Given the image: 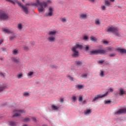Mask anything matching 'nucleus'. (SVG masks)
Returning <instances> with one entry per match:
<instances>
[{"mask_svg":"<svg viewBox=\"0 0 126 126\" xmlns=\"http://www.w3.org/2000/svg\"><path fill=\"white\" fill-rule=\"evenodd\" d=\"M34 6H37L39 12H45V8L48 7V3L45 1L40 2L39 0H36V3L32 4Z\"/></svg>","mask_w":126,"mask_h":126,"instance_id":"1","label":"nucleus"},{"mask_svg":"<svg viewBox=\"0 0 126 126\" xmlns=\"http://www.w3.org/2000/svg\"><path fill=\"white\" fill-rule=\"evenodd\" d=\"M6 1H8L9 2H11V3H12V4H15V3H17V4L20 6V7H21L22 10H23L24 12L26 13V14H28L29 13V11H28V7H27L26 6L23 5L22 4V3L19 2L18 0H5Z\"/></svg>","mask_w":126,"mask_h":126,"instance_id":"2","label":"nucleus"},{"mask_svg":"<svg viewBox=\"0 0 126 126\" xmlns=\"http://www.w3.org/2000/svg\"><path fill=\"white\" fill-rule=\"evenodd\" d=\"M82 45L77 44L75 46H73L71 48L72 51V58H78L79 56V52H78V49L81 50L82 49Z\"/></svg>","mask_w":126,"mask_h":126,"instance_id":"3","label":"nucleus"},{"mask_svg":"<svg viewBox=\"0 0 126 126\" xmlns=\"http://www.w3.org/2000/svg\"><path fill=\"white\" fill-rule=\"evenodd\" d=\"M47 41L50 43L56 42V32H50L48 33Z\"/></svg>","mask_w":126,"mask_h":126,"instance_id":"4","label":"nucleus"},{"mask_svg":"<svg viewBox=\"0 0 126 126\" xmlns=\"http://www.w3.org/2000/svg\"><path fill=\"white\" fill-rule=\"evenodd\" d=\"M9 19V16H8V14L2 10H0V19L1 20H8Z\"/></svg>","mask_w":126,"mask_h":126,"instance_id":"5","label":"nucleus"},{"mask_svg":"<svg viewBox=\"0 0 126 126\" xmlns=\"http://www.w3.org/2000/svg\"><path fill=\"white\" fill-rule=\"evenodd\" d=\"M14 112L15 113L13 117H20L21 114H24L25 113V111L23 110H15Z\"/></svg>","mask_w":126,"mask_h":126,"instance_id":"6","label":"nucleus"},{"mask_svg":"<svg viewBox=\"0 0 126 126\" xmlns=\"http://www.w3.org/2000/svg\"><path fill=\"white\" fill-rule=\"evenodd\" d=\"M107 95H108V92L104 94H103L102 95L98 94L94 98V99L92 100V102H95V101H97L98 99H100V98H103V97H105Z\"/></svg>","mask_w":126,"mask_h":126,"instance_id":"7","label":"nucleus"},{"mask_svg":"<svg viewBox=\"0 0 126 126\" xmlns=\"http://www.w3.org/2000/svg\"><path fill=\"white\" fill-rule=\"evenodd\" d=\"M107 31L108 32H118L119 30L112 26L107 27Z\"/></svg>","mask_w":126,"mask_h":126,"instance_id":"8","label":"nucleus"},{"mask_svg":"<svg viewBox=\"0 0 126 126\" xmlns=\"http://www.w3.org/2000/svg\"><path fill=\"white\" fill-rule=\"evenodd\" d=\"M126 113V109H121L119 111L115 112L114 115H122Z\"/></svg>","mask_w":126,"mask_h":126,"instance_id":"9","label":"nucleus"},{"mask_svg":"<svg viewBox=\"0 0 126 126\" xmlns=\"http://www.w3.org/2000/svg\"><path fill=\"white\" fill-rule=\"evenodd\" d=\"M49 12L46 13L45 16L51 17L52 16V15H53V11H54V10H53V8H52V7H49Z\"/></svg>","mask_w":126,"mask_h":126,"instance_id":"10","label":"nucleus"},{"mask_svg":"<svg viewBox=\"0 0 126 126\" xmlns=\"http://www.w3.org/2000/svg\"><path fill=\"white\" fill-rule=\"evenodd\" d=\"M97 55L100 54L102 55V54H106V52H107L106 50H102V49H98L97 50Z\"/></svg>","mask_w":126,"mask_h":126,"instance_id":"11","label":"nucleus"},{"mask_svg":"<svg viewBox=\"0 0 126 126\" xmlns=\"http://www.w3.org/2000/svg\"><path fill=\"white\" fill-rule=\"evenodd\" d=\"M12 60L16 63H20V59L19 57H14L12 59Z\"/></svg>","mask_w":126,"mask_h":126,"instance_id":"12","label":"nucleus"},{"mask_svg":"<svg viewBox=\"0 0 126 126\" xmlns=\"http://www.w3.org/2000/svg\"><path fill=\"white\" fill-rule=\"evenodd\" d=\"M80 19H86L87 18V14H81L80 15Z\"/></svg>","mask_w":126,"mask_h":126,"instance_id":"13","label":"nucleus"},{"mask_svg":"<svg viewBox=\"0 0 126 126\" xmlns=\"http://www.w3.org/2000/svg\"><path fill=\"white\" fill-rule=\"evenodd\" d=\"M117 51H118L119 53H121V54H126V50L125 49L118 48L117 49Z\"/></svg>","mask_w":126,"mask_h":126,"instance_id":"14","label":"nucleus"},{"mask_svg":"<svg viewBox=\"0 0 126 126\" xmlns=\"http://www.w3.org/2000/svg\"><path fill=\"white\" fill-rule=\"evenodd\" d=\"M33 74H34V71H30L29 72V73L27 74V76H28V77H29L30 78H32Z\"/></svg>","mask_w":126,"mask_h":126,"instance_id":"15","label":"nucleus"},{"mask_svg":"<svg viewBox=\"0 0 126 126\" xmlns=\"http://www.w3.org/2000/svg\"><path fill=\"white\" fill-rule=\"evenodd\" d=\"M104 5H106V6H110L111 5V2L108 0H105Z\"/></svg>","mask_w":126,"mask_h":126,"instance_id":"16","label":"nucleus"},{"mask_svg":"<svg viewBox=\"0 0 126 126\" xmlns=\"http://www.w3.org/2000/svg\"><path fill=\"white\" fill-rule=\"evenodd\" d=\"M90 55L93 56V55H98L97 50H93L90 52Z\"/></svg>","mask_w":126,"mask_h":126,"instance_id":"17","label":"nucleus"},{"mask_svg":"<svg viewBox=\"0 0 126 126\" xmlns=\"http://www.w3.org/2000/svg\"><path fill=\"white\" fill-rule=\"evenodd\" d=\"M17 28L18 30H22V28H23V25L21 23H19L17 25Z\"/></svg>","mask_w":126,"mask_h":126,"instance_id":"18","label":"nucleus"},{"mask_svg":"<svg viewBox=\"0 0 126 126\" xmlns=\"http://www.w3.org/2000/svg\"><path fill=\"white\" fill-rule=\"evenodd\" d=\"M124 94H126V92L124 91V89H121L120 90L119 95L122 96V95H124Z\"/></svg>","mask_w":126,"mask_h":126,"instance_id":"19","label":"nucleus"},{"mask_svg":"<svg viewBox=\"0 0 126 126\" xmlns=\"http://www.w3.org/2000/svg\"><path fill=\"white\" fill-rule=\"evenodd\" d=\"M92 111H91V110L90 109H87L84 111L85 115H89V114H91Z\"/></svg>","mask_w":126,"mask_h":126,"instance_id":"20","label":"nucleus"},{"mask_svg":"<svg viewBox=\"0 0 126 126\" xmlns=\"http://www.w3.org/2000/svg\"><path fill=\"white\" fill-rule=\"evenodd\" d=\"M66 77L68 78L70 81H74V78H73V77H71L70 75H67Z\"/></svg>","mask_w":126,"mask_h":126,"instance_id":"21","label":"nucleus"},{"mask_svg":"<svg viewBox=\"0 0 126 126\" xmlns=\"http://www.w3.org/2000/svg\"><path fill=\"white\" fill-rule=\"evenodd\" d=\"M18 50L17 49H13V51H12V54L13 55H18Z\"/></svg>","mask_w":126,"mask_h":126,"instance_id":"22","label":"nucleus"},{"mask_svg":"<svg viewBox=\"0 0 126 126\" xmlns=\"http://www.w3.org/2000/svg\"><path fill=\"white\" fill-rule=\"evenodd\" d=\"M9 125L10 126H16V125H17V123L16 122H14L12 121H10L9 122Z\"/></svg>","mask_w":126,"mask_h":126,"instance_id":"23","label":"nucleus"},{"mask_svg":"<svg viewBox=\"0 0 126 126\" xmlns=\"http://www.w3.org/2000/svg\"><path fill=\"white\" fill-rule=\"evenodd\" d=\"M2 31L3 32H10V30H9V29H8V28L2 29Z\"/></svg>","mask_w":126,"mask_h":126,"instance_id":"24","label":"nucleus"},{"mask_svg":"<svg viewBox=\"0 0 126 126\" xmlns=\"http://www.w3.org/2000/svg\"><path fill=\"white\" fill-rule=\"evenodd\" d=\"M90 39L91 41H93V42L97 41V38L94 36H91Z\"/></svg>","mask_w":126,"mask_h":126,"instance_id":"25","label":"nucleus"},{"mask_svg":"<svg viewBox=\"0 0 126 126\" xmlns=\"http://www.w3.org/2000/svg\"><path fill=\"white\" fill-rule=\"evenodd\" d=\"M88 75V74L87 73H84L81 75V77L82 78H87V76Z\"/></svg>","mask_w":126,"mask_h":126,"instance_id":"26","label":"nucleus"},{"mask_svg":"<svg viewBox=\"0 0 126 126\" xmlns=\"http://www.w3.org/2000/svg\"><path fill=\"white\" fill-rule=\"evenodd\" d=\"M113 33L114 35H115V36H117V37H120V36H121V33L119 32H113Z\"/></svg>","mask_w":126,"mask_h":126,"instance_id":"27","label":"nucleus"},{"mask_svg":"<svg viewBox=\"0 0 126 126\" xmlns=\"http://www.w3.org/2000/svg\"><path fill=\"white\" fill-rule=\"evenodd\" d=\"M77 87L78 89H82V88H84V86L82 85H78Z\"/></svg>","mask_w":126,"mask_h":126,"instance_id":"28","label":"nucleus"},{"mask_svg":"<svg viewBox=\"0 0 126 126\" xmlns=\"http://www.w3.org/2000/svg\"><path fill=\"white\" fill-rule=\"evenodd\" d=\"M4 89H5V86H2L0 87V92L3 91Z\"/></svg>","mask_w":126,"mask_h":126,"instance_id":"29","label":"nucleus"},{"mask_svg":"<svg viewBox=\"0 0 126 126\" xmlns=\"http://www.w3.org/2000/svg\"><path fill=\"white\" fill-rule=\"evenodd\" d=\"M95 23L96 25H100V21H99V19H96L95 20Z\"/></svg>","mask_w":126,"mask_h":126,"instance_id":"30","label":"nucleus"},{"mask_svg":"<svg viewBox=\"0 0 126 126\" xmlns=\"http://www.w3.org/2000/svg\"><path fill=\"white\" fill-rule=\"evenodd\" d=\"M51 108L53 110H58L59 108L57 106L52 105Z\"/></svg>","mask_w":126,"mask_h":126,"instance_id":"31","label":"nucleus"},{"mask_svg":"<svg viewBox=\"0 0 126 126\" xmlns=\"http://www.w3.org/2000/svg\"><path fill=\"white\" fill-rule=\"evenodd\" d=\"M99 75H100V76H101V77H104V72L102 70H100Z\"/></svg>","mask_w":126,"mask_h":126,"instance_id":"32","label":"nucleus"},{"mask_svg":"<svg viewBox=\"0 0 126 126\" xmlns=\"http://www.w3.org/2000/svg\"><path fill=\"white\" fill-rule=\"evenodd\" d=\"M75 63L78 65H81L82 64V62L80 61H76Z\"/></svg>","mask_w":126,"mask_h":126,"instance_id":"33","label":"nucleus"},{"mask_svg":"<svg viewBox=\"0 0 126 126\" xmlns=\"http://www.w3.org/2000/svg\"><path fill=\"white\" fill-rule=\"evenodd\" d=\"M23 95L25 97H28V96H29V93H28V92H25L24 93Z\"/></svg>","mask_w":126,"mask_h":126,"instance_id":"34","label":"nucleus"},{"mask_svg":"<svg viewBox=\"0 0 126 126\" xmlns=\"http://www.w3.org/2000/svg\"><path fill=\"white\" fill-rule=\"evenodd\" d=\"M23 75L22 74H19L17 75V77L18 78V79H20V78H22V77H23Z\"/></svg>","mask_w":126,"mask_h":126,"instance_id":"35","label":"nucleus"},{"mask_svg":"<svg viewBox=\"0 0 126 126\" xmlns=\"http://www.w3.org/2000/svg\"><path fill=\"white\" fill-rule=\"evenodd\" d=\"M23 49L24 50H25V51H28V50H29V47H27V46H24L23 47Z\"/></svg>","mask_w":126,"mask_h":126,"instance_id":"36","label":"nucleus"},{"mask_svg":"<svg viewBox=\"0 0 126 126\" xmlns=\"http://www.w3.org/2000/svg\"><path fill=\"white\" fill-rule=\"evenodd\" d=\"M104 104H111V101L110 100L104 101Z\"/></svg>","mask_w":126,"mask_h":126,"instance_id":"37","label":"nucleus"},{"mask_svg":"<svg viewBox=\"0 0 126 126\" xmlns=\"http://www.w3.org/2000/svg\"><path fill=\"white\" fill-rule=\"evenodd\" d=\"M84 48L85 49L86 51H88V50H89V46H87V45H85Z\"/></svg>","mask_w":126,"mask_h":126,"instance_id":"38","label":"nucleus"},{"mask_svg":"<svg viewBox=\"0 0 126 126\" xmlns=\"http://www.w3.org/2000/svg\"><path fill=\"white\" fill-rule=\"evenodd\" d=\"M83 100V98H82V96H79V102H82Z\"/></svg>","mask_w":126,"mask_h":126,"instance_id":"39","label":"nucleus"},{"mask_svg":"<svg viewBox=\"0 0 126 126\" xmlns=\"http://www.w3.org/2000/svg\"><path fill=\"white\" fill-rule=\"evenodd\" d=\"M109 56V57L112 58L113 57H115V56H116V53L110 54Z\"/></svg>","mask_w":126,"mask_h":126,"instance_id":"40","label":"nucleus"},{"mask_svg":"<svg viewBox=\"0 0 126 126\" xmlns=\"http://www.w3.org/2000/svg\"><path fill=\"white\" fill-rule=\"evenodd\" d=\"M62 21L63 22H66V18H63L62 19Z\"/></svg>","mask_w":126,"mask_h":126,"instance_id":"41","label":"nucleus"},{"mask_svg":"<svg viewBox=\"0 0 126 126\" xmlns=\"http://www.w3.org/2000/svg\"><path fill=\"white\" fill-rule=\"evenodd\" d=\"M72 99L73 101H74V102H75V101L76 100V97L75 96H73L72 97Z\"/></svg>","mask_w":126,"mask_h":126,"instance_id":"42","label":"nucleus"},{"mask_svg":"<svg viewBox=\"0 0 126 126\" xmlns=\"http://www.w3.org/2000/svg\"><path fill=\"white\" fill-rule=\"evenodd\" d=\"M107 51H113L114 50V48H111V47H108L107 48Z\"/></svg>","mask_w":126,"mask_h":126,"instance_id":"43","label":"nucleus"},{"mask_svg":"<svg viewBox=\"0 0 126 126\" xmlns=\"http://www.w3.org/2000/svg\"><path fill=\"white\" fill-rule=\"evenodd\" d=\"M5 74L2 73L1 72H0V76H1L2 77H4Z\"/></svg>","mask_w":126,"mask_h":126,"instance_id":"44","label":"nucleus"},{"mask_svg":"<svg viewBox=\"0 0 126 126\" xmlns=\"http://www.w3.org/2000/svg\"><path fill=\"white\" fill-rule=\"evenodd\" d=\"M101 9L102 10H105L106 9V6H101Z\"/></svg>","mask_w":126,"mask_h":126,"instance_id":"45","label":"nucleus"},{"mask_svg":"<svg viewBox=\"0 0 126 126\" xmlns=\"http://www.w3.org/2000/svg\"><path fill=\"white\" fill-rule=\"evenodd\" d=\"M104 61L103 60H100L99 62H98V63H100L101 64H102V63H104Z\"/></svg>","mask_w":126,"mask_h":126,"instance_id":"46","label":"nucleus"},{"mask_svg":"<svg viewBox=\"0 0 126 126\" xmlns=\"http://www.w3.org/2000/svg\"><path fill=\"white\" fill-rule=\"evenodd\" d=\"M31 46H34V45H35V42H34V41L31 42Z\"/></svg>","mask_w":126,"mask_h":126,"instance_id":"47","label":"nucleus"},{"mask_svg":"<svg viewBox=\"0 0 126 126\" xmlns=\"http://www.w3.org/2000/svg\"><path fill=\"white\" fill-rule=\"evenodd\" d=\"M14 38H15V36H10V40H13V39H14Z\"/></svg>","mask_w":126,"mask_h":126,"instance_id":"48","label":"nucleus"},{"mask_svg":"<svg viewBox=\"0 0 126 126\" xmlns=\"http://www.w3.org/2000/svg\"><path fill=\"white\" fill-rule=\"evenodd\" d=\"M103 44H104V45H107L108 44V41L105 40L103 41Z\"/></svg>","mask_w":126,"mask_h":126,"instance_id":"49","label":"nucleus"},{"mask_svg":"<svg viewBox=\"0 0 126 126\" xmlns=\"http://www.w3.org/2000/svg\"><path fill=\"white\" fill-rule=\"evenodd\" d=\"M29 118H26L24 119V122H29Z\"/></svg>","mask_w":126,"mask_h":126,"instance_id":"50","label":"nucleus"},{"mask_svg":"<svg viewBox=\"0 0 126 126\" xmlns=\"http://www.w3.org/2000/svg\"><path fill=\"white\" fill-rule=\"evenodd\" d=\"M3 43V39H0V46Z\"/></svg>","mask_w":126,"mask_h":126,"instance_id":"51","label":"nucleus"},{"mask_svg":"<svg viewBox=\"0 0 126 126\" xmlns=\"http://www.w3.org/2000/svg\"><path fill=\"white\" fill-rule=\"evenodd\" d=\"M83 39H84V40H87V39H88V36H84Z\"/></svg>","mask_w":126,"mask_h":126,"instance_id":"52","label":"nucleus"},{"mask_svg":"<svg viewBox=\"0 0 126 126\" xmlns=\"http://www.w3.org/2000/svg\"><path fill=\"white\" fill-rule=\"evenodd\" d=\"M89 1H91V2H94L95 1V0H88Z\"/></svg>","mask_w":126,"mask_h":126,"instance_id":"53","label":"nucleus"},{"mask_svg":"<svg viewBox=\"0 0 126 126\" xmlns=\"http://www.w3.org/2000/svg\"><path fill=\"white\" fill-rule=\"evenodd\" d=\"M109 91H110V92H113V89L110 88V89H109Z\"/></svg>","mask_w":126,"mask_h":126,"instance_id":"54","label":"nucleus"},{"mask_svg":"<svg viewBox=\"0 0 126 126\" xmlns=\"http://www.w3.org/2000/svg\"><path fill=\"white\" fill-rule=\"evenodd\" d=\"M60 102H61V103H63V99L61 98V99H60Z\"/></svg>","mask_w":126,"mask_h":126,"instance_id":"55","label":"nucleus"},{"mask_svg":"<svg viewBox=\"0 0 126 126\" xmlns=\"http://www.w3.org/2000/svg\"><path fill=\"white\" fill-rule=\"evenodd\" d=\"M32 121H33V122H36V118H32Z\"/></svg>","mask_w":126,"mask_h":126,"instance_id":"56","label":"nucleus"},{"mask_svg":"<svg viewBox=\"0 0 126 126\" xmlns=\"http://www.w3.org/2000/svg\"><path fill=\"white\" fill-rule=\"evenodd\" d=\"M2 51H3V52H4V51H6V49L5 48H2Z\"/></svg>","mask_w":126,"mask_h":126,"instance_id":"57","label":"nucleus"},{"mask_svg":"<svg viewBox=\"0 0 126 126\" xmlns=\"http://www.w3.org/2000/svg\"><path fill=\"white\" fill-rule=\"evenodd\" d=\"M0 61H3V58L2 57L0 58Z\"/></svg>","mask_w":126,"mask_h":126,"instance_id":"58","label":"nucleus"},{"mask_svg":"<svg viewBox=\"0 0 126 126\" xmlns=\"http://www.w3.org/2000/svg\"><path fill=\"white\" fill-rule=\"evenodd\" d=\"M110 1H111V2H114V1H115V0H110Z\"/></svg>","mask_w":126,"mask_h":126,"instance_id":"59","label":"nucleus"},{"mask_svg":"<svg viewBox=\"0 0 126 126\" xmlns=\"http://www.w3.org/2000/svg\"><path fill=\"white\" fill-rule=\"evenodd\" d=\"M51 3V0H47V3Z\"/></svg>","mask_w":126,"mask_h":126,"instance_id":"60","label":"nucleus"},{"mask_svg":"<svg viewBox=\"0 0 126 126\" xmlns=\"http://www.w3.org/2000/svg\"><path fill=\"white\" fill-rule=\"evenodd\" d=\"M23 2H24V1H25V0H22Z\"/></svg>","mask_w":126,"mask_h":126,"instance_id":"61","label":"nucleus"}]
</instances>
